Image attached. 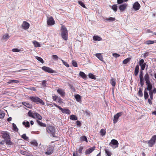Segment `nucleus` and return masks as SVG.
I'll use <instances>...</instances> for the list:
<instances>
[{"label": "nucleus", "instance_id": "774afa93", "mask_svg": "<svg viewBox=\"0 0 156 156\" xmlns=\"http://www.w3.org/2000/svg\"><path fill=\"white\" fill-rule=\"evenodd\" d=\"M46 83V80H43L42 81V85L43 86H45Z\"/></svg>", "mask_w": 156, "mask_h": 156}, {"label": "nucleus", "instance_id": "37998d69", "mask_svg": "<svg viewBox=\"0 0 156 156\" xmlns=\"http://www.w3.org/2000/svg\"><path fill=\"white\" fill-rule=\"evenodd\" d=\"M138 95L140 97H142L143 96V93L141 88H139V90L138 91Z\"/></svg>", "mask_w": 156, "mask_h": 156}, {"label": "nucleus", "instance_id": "13d9d810", "mask_svg": "<svg viewBox=\"0 0 156 156\" xmlns=\"http://www.w3.org/2000/svg\"><path fill=\"white\" fill-rule=\"evenodd\" d=\"M146 65V63H144V64H143V65H142L141 66V69L142 70H144V69Z\"/></svg>", "mask_w": 156, "mask_h": 156}, {"label": "nucleus", "instance_id": "a878e982", "mask_svg": "<svg viewBox=\"0 0 156 156\" xmlns=\"http://www.w3.org/2000/svg\"><path fill=\"white\" fill-rule=\"evenodd\" d=\"M30 144L34 147H37L38 143L37 141L35 140H32L30 142Z\"/></svg>", "mask_w": 156, "mask_h": 156}, {"label": "nucleus", "instance_id": "4d7b16f0", "mask_svg": "<svg viewBox=\"0 0 156 156\" xmlns=\"http://www.w3.org/2000/svg\"><path fill=\"white\" fill-rule=\"evenodd\" d=\"M58 103H60V104H62L63 103L62 99H61V98L60 97H58Z\"/></svg>", "mask_w": 156, "mask_h": 156}, {"label": "nucleus", "instance_id": "aec40b11", "mask_svg": "<svg viewBox=\"0 0 156 156\" xmlns=\"http://www.w3.org/2000/svg\"><path fill=\"white\" fill-rule=\"evenodd\" d=\"M95 56L97 57L101 61H103V58L102 55L101 53H97L95 54Z\"/></svg>", "mask_w": 156, "mask_h": 156}, {"label": "nucleus", "instance_id": "393cba45", "mask_svg": "<svg viewBox=\"0 0 156 156\" xmlns=\"http://www.w3.org/2000/svg\"><path fill=\"white\" fill-rule=\"evenodd\" d=\"M79 75L83 79H86L87 78V75L83 72H80L79 73Z\"/></svg>", "mask_w": 156, "mask_h": 156}, {"label": "nucleus", "instance_id": "603ef678", "mask_svg": "<svg viewBox=\"0 0 156 156\" xmlns=\"http://www.w3.org/2000/svg\"><path fill=\"white\" fill-rule=\"evenodd\" d=\"M105 151L106 153V154L108 155V156H111V153L110 151H108L107 149H105Z\"/></svg>", "mask_w": 156, "mask_h": 156}, {"label": "nucleus", "instance_id": "f8f14e48", "mask_svg": "<svg viewBox=\"0 0 156 156\" xmlns=\"http://www.w3.org/2000/svg\"><path fill=\"white\" fill-rule=\"evenodd\" d=\"M54 147L53 146H50L47 149V151L45 152V154L47 155L51 154L53 151Z\"/></svg>", "mask_w": 156, "mask_h": 156}, {"label": "nucleus", "instance_id": "423d86ee", "mask_svg": "<svg viewBox=\"0 0 156 156\" xmlns=\"http://www.w3.org/2000/svg\"><path fill=\"white\" fill-rule=\"evenodd\" d=\"M54 105L58 108L63 113H66L68 114H70L71 112L68 109H63L60 106L57 105L56 104L54 103Z\"/></svg>", "mask_w": 156, "mask_h": 156}, {"label": "nucleus", "instance_id": "864d4df0", "mask_svg": "<svg viewBox=\"0 0 156 156\" xmlns=\"http://www.w3.org/2000/svg\"><path fill=\"white\" fill-rule=\"evenodd\" d=\"M52 58L55 60H57L58 59V57L56 55H53L52 56Z\"/></svg>", "mask_w": 156, "mask_h": 156}, {"label": "nucleus", "instance_id": "5701e85b", "mask_svg": "<svg viewBox=\"0 0 156 156\" xmlns=\"http://www.w3.org/2000/svg\"><path fill=\"white\" fill-rule=\"evenodd\" d=\"M75 97L76 100L78 102H80L81 101V96L80 95L77 94L75 95Z\"/></svg>", "mask_w": 156, "mask_h": 156}, {"label": "nucleus", "instance_id": "7c9ffc66", "mask_svg": "<svg viewBox=\"0 0 156 156\" xmlns=\"http://www.w3.org/2000/svg\"><path fill=\"white\" fill-rule=\"evenodd\" d=\"M69 118L73 120H77V117L74 115H72L70 116Z\"/></svg>", "mask_w": 156, "mask_h": 156}, {"label": "nucleus", "instance_id": "e2e57ef3", "mask_svg": "<svg viewBox=\"0 0 156 156\" xmlns=\"http://www.w3.org/2000/svg\"><path fill=\"white\" fill-rule=\"evenodd\" d=\"M83 149V147H80L79 148L78 152L80 153H81L82 152Z\"/></svg>", "mask_w": 156, "mask_h": 156}, {"label": "nucleus", "instance_id": "9d476101", "mask_svg": "<svg viewBox=\"0 0 156 156\" xmlns=\"http://www.w3.org/2000/svg\"><path fill=\"white\" fill-rule=\"evenodd\" d=\"M122 112H121L118 113L114 115L113 119V123H114L115 124L117 122L118 119L122 115Z\"/></svg>", "mask_w": 156, "mask_h": 156}, {"label": "nucleus", "instance_id": "a211bd4d", "mask_svg": "<svg viewBox=\"0 0 156 156\" xmlns=\"http://www.w3.org/2000/svg\"><path fill=\"white\" fill-rule=\"evenodd\" d=\"M57 92L62 97H64L65 96V92L64 90L61 89H58L57 90Z\"/></svg>", "mask_w": 156, "mask_h": 156}, {"label": "nucleus", "instance_id": "b1692460", "mask_svg": "<svg viewBox=\"0 0 156 156\" xmlns=\"http://www.w3.org/2000/svg\"><path fill=\"white\" fill-rule=\"evenodd\" d=\"M147 44H152L154 43H156V40L155 41H151V40H149L146 41L145 43Z\"/></svg>", "mask_w": 156, "mask_h": 156}, {"label": "nucleus", "instance_id": "f257e3e1", "mask_svg": "<svg viewBox=\"0 0 156 156\" xmlns=\"http://www.w3.org/2000/svg\"><path fill=\"white\" fill-rule=\"evenodd\" d=\"M144 80L145 81L146 85L147 87V90L149 91L150 98L151 99L153 100V94L154 93L151 90L152 85V83L150 82V77L147 73L144 76Z\"/></svg>", "mask_w": 156, "mask_h": 156}, {"label": "nucleus", "instance_id": "49530a36", "mask_svg": "<svg viewBox=\"0 0 156 156\" xmlns=\"http://www.w3.org/2000/svg\"><path fill=\"white\" fill-rule=\"evenodd\" d=\"M111 83L112 86H113V87H114L115 86L116 83L114 79H112Z\"/></svg>", "mask_w": 156, "mask_h": 156}, {"label": "nucleus", "instance_id": "09e8293b", "mask_svg": "<svg viewBox=\"0 0 156 156\" xmlns=\"http://www.w3.org/2000/svg\"><path fill=\"white\" fill-rule=\"evenodd\" d=\"M89 77L90 78H91L92 79H96V78H95V76L92 74V73H90L89 74Z\"/></svg>", "mask_w": 156, "mask_h": 156}, {"label": "nucleus", "instance_id": "412c9836", "mask_svg": "<svg viewBox=\"0 0 156 156\" xmlns=\"http://www.w3.org/2000/svg\"><path fill=\"white\" fill-rule=\"evenodd\" d=\"M93 39L95 41H99L102 40V38L98 36L94 35L93 37Z\"/></svg>", "mask_w": 156, "mask_h": 156}, {"label": "nucleus", "instance_id": "de8ad7c7", "mask_svg": "<svg viewBox=\"0 0 156 156\" xmlns=\"http://www.w3.org/2000/svg\"><path fill=\"white\" fill-rule=\"evenodd\" d=\"M61 59V61L62 62L63 64L65 66H66L67 67H69V65L67 63V62H65L64 60H63L62 59Z\"/></svg>", "mask_w": 156, "mask_h": 156}, {"label": "nucleus", "instance_id": "a18cd8bd", "mask_svg": "<svg viewBox=\"0 0 156 156\" xmlns=\"http://www.w3.org/2000/svg\"><path fill=\"white\" fill-rule=\"evenodd\" d=\"M78 3L83 8H86V7L85 6L84 4L82 1H79L78 2Z\"/></svg>", "mask_w": 156, "mask_h": 156}, {"label": "nucleus", "instance_id": "ddd939ff", "mask_svg": "<svg viewBox=\"0 0 156 156\" xmlns=\"http://www.w3.org/2000/svg\"><path fill=\"white\" fill-rule=\"evenodd\" d=\"M128 4L124 3L119 6V9L121 12L124 11L127 7Z\"/></svg>", "mask_w": 156, "mask_h": 156}, {"label": "nucleus", "instance_id": "dca6fc26", "mask_svg": "<svg viewBox=\"0 0 156 156\" xmlns=\"http://www.w3.org/2000/svg\"><path fill=\"white\" fill-rule=\"evenodd\" d=\"M95 147H94L87 149L85 152V154H90L95 150Z\"/></svg>", "mask_w": 156, "mask_h": 156}, {"label": "nucleus", "instance_id": "f704fd0d", "mask_svg": "<svg viewBox=\"0 0 156 156\" xmlns=\"http://www.w3.org/2000/svg\"><path fill=\"white\" fill-rule=\"evenodd\" d=\"M19 83V81L17 80H10L8 82H7V83L8 84H10L12 83Z\"/></svg>", "mask_w": 156, "mask_h": 156}, {"label": "nucleus", "instance_id": "cd10ccee", "mask_svg": "<svg viewBox=\"0 0 156 156\" xmlns=\"http://www.w3.org/2000/svg\"><path fill=\"white\" fill-rule=\"evenodd\" d=\"M33 43L35 47H41L40 44L39 43L35 41H33Z\"/></svg>", "mask_w": 156, "mask_h": 156}, {"label": "nucleus", "instance_id": "338daca9", "mask_svg": "<svg viewBox=\"0 0 156 156\" xmlns=\"http://www.w3.org/2000/svg\"><path fill=\"white\" fill-rule=\"evenodd\" d=\"M113 55L115 58L119 57L120 56V55L118 54L117 53L113 54Z\"/></svg>", "mask_w": 156, "mask_h": 156}, {"label": "nucleus", "instance_id": "473e14b6", "mask_svg": "<svg viewBox=\"0 0 156 156\" xmlns=\"http://www.w3.org/2000/svg\"><path fill=\"white\" fill-rule=\"evenodd\" d=\"M104 20L107 21L111 22L114 21L115 20V18L109 17L105 19H104Z\"/></svg>", "mask_w": 156, "mask_h": 156}, {"label": "nucleus", "instance_id": "c9c22d12", "mask_svg": "<svg viewBox=\"0 0 156 156\" xmlns=\"http://www.w3.org/2000/svg\"><path fill=\"white\" fill-rule=\"evenodd\" d=\"M28 115L29 116L33 118H34V113H33L30 110L28 112Z\"/></svg>", "mask_w": 156, "mask_h": 156}, {"label": "nucleus", "instance_id": "ea45409f", "mask_svg": "<svg viewBox=\"0 0 156 156\" xmlns=\"http://www.w3.org/2000/svg\"><path fill=\"white\" fill-rule=\"evenodd\" d=\"M5 115L4 112L0 109V119H2L4 118Z\"/></svg>", "mask_w": 156, "mask_h": 156}, {"label": "nucleus", "instance_id": "1a4fd4ad", "mask_svg": "<svg viewBox=\"0 0 156 156\" xmlns=\"http://www.w3.org/2000/svg\"><path fill=\"white\" fill-rule=\"evenodd\" d=\"M47 24L49 26H51L55 24V21L52 17L51 16L47 20Z\"/></svg>", "mask_w": 156, "mask_h": 156}, {"label": "nucleus", "instance_id": "69168bd1", "mask_svg": "<svg viewBox=\"0 0 156 156\" xmlns=\"http://www.w3.org/2000/svg\"><path fill=\"white\" fill-rule=\"evenodd\" d=\"M124 2V1L123 0H117V3L118 4H121Z\"/></svg>", "mask_w": 156, "mask_h": 156}, {"label": "nucleus", "instance_id": "0e129e2a", "mask_svg": "<svg viewBox=\"0 0 156 156\" xmlns=\"http://www.w3.org/2000/svg\"><path fill=\"white\" fill-rule=\"evenodd\" d=\"M145 62H144V59H141L139 61V64L140 65H141V64H143Z\"/></svg>", "mask_w": 156, "mask_h": 156}, {"label": "nucleus", "instance_id": "c03bdc74", "mask_svg": "<svg viewBox=\"0 0 156 156\" xmlns=\"http://www.w3.org/2000/svg\"><path fill=\"white\" fill-rule=\"evenodd\" d=\"M12 125L13 127V129L16 132L18 131V129L17 128L16 125L14 123H13L12 124Z\"/></svg>", "mask_w": 156, "mask_h": 156}, {"label": "nucleus", "instance_id": "e433bc0d", "mask_svg": "<svg viewBox=\"0 0 156 156\" xmlns=\"http://www.w3.org/2000/svg\"><path fill=\"white\" fill-rule=\"evenodd\" d=\"M23 125H24L25 127H26L29 128L30 126L29 122L28 121H27V122H25V121L23 122Z\"/></svg>", "mask_w": 156, "mask_h": 156}, {"label": "nucleus", "instance_id": "2eb2a0df", "mask_svg": "<svg viewBox=\"0 0 156 156\" xmlns=\"http://www.w3.org/2000/svg\"><path fill=\"white\" fill-rule=\"evenodd\" d=\"M112 144L116 146H115V147H118L119 143L118 141L116 140L115 139H112L111 140L110 143L109 144L110 145L111 147H112Z\"/></svg>", "mask_w": 156, "mask_h": 156}, {"label": "nucleus", "instance_id": "bb28decb", "mask_svg": "<svg viewBox=\"0 0 156 156\" xmlns=\"http://www.w3.org/2000/svg\"><path fill=\"white\" fill-rule=\"evenodd\" d=\"M80 140L81 141H85L86 142H88V140L86 137L83 136H81L80 138Z\"/></svg>", "mask_w": 156, "mask_h": 156}, {"label": "nucleus", "instance_id": "4468645a", "mask_svg": "<svg viewBox=\"0 0 156 156\" xmlns=\"http://www.w3.org/2000/svg\"><path fill=\"white\" fill-rule=\"evenodd\" d=\"M140 7V5L137 2H135L133 5V8L135 10H138Z\"/></svg>", "mask_w": 156, "mask_h": 156}, {"label": "nucleus", "instance_id": "680f3d73", "mask_svg": "<svg viewBox=\"0 0 156 156\" xmlns=\"http://www.w3.org/2000/svg\"><path fill=\"white\" fill-rule=\"evenodd\" d=\"M76 123L77 126L80 127L81 126V123L80 121H76Z\"/></svg>", "mask_w": 156, "mask_h": 156}, {"label": "nucleus", "instance_id": "bf43d9fd", "mask_svg": "<svg viewBox=\"0 0 156 156\" xmlns=\"http://www.w3.org/2000/svg\"><path fill=\"white\" fill-rule=\"evenodd\" d=\"M12 51L14 52H18L20 51V50L17 48H13L12 50Z\"/></svg>", "mask_w": 156, "mask_h": 156}, {"label": "nucleus", "instance_id": "8fccbe9b", "mask_svg": "<svg viewBox=\"0 0 156 156\" xmlns=\"http://www.w3.org/2000/svg\"><path fill=\"white\" fill-rule=\"evenodd\" d=\"M112 8L114 11L116 12L118 8L116 5H114L112 6Z\"/></svg>", "mask_w": 156, "mask_h": 156}, {"label": "nucleus", "instance_id": "5fc2aeb1", "mask_svg": "<svg viewBox=\"0 0 156 156\" xmlns=\"http://www.w3.org/2000/svg\"><path fill=\"white\" fill-rule=\"evenodd\" d=\"M72 64L73 66L75 67H77L78 66L77 64L76 61L74 60H73Z\"/></svg>", "mask_w": 156, "mask_h": 156}, {"label": "nucleus", "instance_id": "20e7f679", "mask_svg": "<svg viewBox=\"0 0 156 156\" xmlns=\"http://www.w3.org/2000/svg\"><path fill=\"white\" fill-rule=\"evenodd\" d=\"M29 99L32 102L36 103L37 104H40L42 105L45 104L44 102L42 100L37 96H30Z\"/></svg>", "mask_w": 156, "mask_h": 156}, {"label": "nucleus", "instance_id": "58836bf2", "mask_svg": "<svg viewBox=\"0 0 156 156\" xmlns=\"http://www.w3.org/2000/svg\"><path fill=\"white\" fill-rule=\"evenodd\" d=\"M106 133V130L104 129H101L100 131L101 135L102 136H104L105 134Z\"/></svg>", "mask_w": 156, "mask_h": 156}, {"label": "nucleus", "instance_id": "f03ea898", "mask_svg": "<svg viewBox=\"0 0 156 156\" xmlns=\"http://www.w3.org/2000/svg\"><path fill=\"white\" fill-rule=\"evenodd\" d=\"M46 131L50 136L52 137H56L55 133L56 130L54 126L51 125H48L46 128Z\"/></svg>", "mask_w": 156, "mask_h": 156}, {"label": "nucleus", "instance_id": "6ab92c4d", "mask_svg": "<svg viewBox=\"0 0 156 156\" xmlns=\"http://www.w3.org/2000/svg\"><path fill=\"white\" fill-rule=\"evenodd\" d=\"M34 119L37 118L39 120H41L42 117L39 113L37 112H34Z\"/></svg>", "mask_w": 156, "mask_h": 156}, {"label": "nucleus", "instance_id": "2f4dec72", "mask_svg": "<svg viewBox=\"0 0 156 156\" xmlns=\"http://www.w3.org/2000/svg\"><path fill=\"white\" fill-rule=\"evenodd\" d=\"M147 88L145 89L144 92V96L145 99H147L148 98V93L146 91Z\"/></svg>", "mask_w": 156, "mask_h": 156}, {"label": "nucleus", "instance_id": "0eeeda50", "mask_svg": "<svg viewBox=\"0 0 156 156\" xmlns=\"http://www.w3.org/2000/svg\"><path fill=\"white\" fill-rule=\"evenodd\" d=\"M139 78L140 80V83L141 87H143L144 84V79L143 72L142 71H140L139 75Z\"/></svg>", "mask_w": 156, "mask_h": 156}, {"label": "nucleus", "instance_id": "39448f33", "mask_svg": "<svg viewBox=\"0 0 156 156\" xmlns=\"http://www.w3.org/2000/svg\"><path fill=\"white\" fill-rule=\"evenodd\" d=\"M156 141V135H154L148 141L147 144L149 147H152Z\"/></svg>", "mask_w": 156, "mask_h": 156}, {"label": "nucleus", "instance_id": "c756f323", "mask_svg": "<svg viewBox=\"0 0 156 156\" xmlns=\"http://www.w3.org/2000/svg\"><path fill=\"white\" fill-rule=\"evenodd\" d=\"M37 122L38 124L40 126L42 127H46V125L43 122L40 121L38 120H37Z\"/></svg>", "mask_w": 156, "mask_h": 156}, {"label": "nucleus", "instance_id": "4be33fe9", "mask_svg": "<svg viewBox=\"0 0 156 156\" xmlns=\"http://www.w3.org/2000/svg\"><path fill=\"white\" fill-rule=\"evenodd\" d=\"M139 66L137 65L136 67L134 70V74L135 76H137L139 73Z\"/></svg>", "mask_w": 156, "mask_h": 156}, {"label": "nucleus", "instance_id": "a19ab883", "mask_svg": "<svg viewBox=\"0 0 156 156\" xmlns=\"http://www.w3.org/2000/svg\"><path fill=\"white\" fill-rule=\"evenodd\" d=\"M35 58L42 63H44V61L41 58L38 56H36L35 57Z\"/></svg>", "mask_w": 156, "mask_h": 156}, {"label": "nucleus", "instance_id": "72a5a7b5", "mask_svg": "<svg viewBox=\"0 0 156 156\" xmlns=\"http://www.w3.org/2000/svg\"><path fill=\"white\" fill-rule=\"evenodd\" d=\"M22 104L23 105L27 107L28 108H30L31 107V105L28 103H27L26 102H22Z\"/></svg>", "mask_w": 156, "mask_h": 156}, {"label": "nucleus", "instance_id": "9b49d317", "mask_svg": "<svg viewBox=\"0 0 156 156\" xmlns=\"http://www.w3.org/2000/svg\"><path fill=\"white\" fill-rule=\"evenodd\" d=\"M30 24L26 21H23L22 25V26L23 29L26 30L29 28Z\"/></svg>", "mask_w": 156, "mask_h": 156}, {"label": "nucleus", "instance_id": "3c124183", "mask_svg": "<svg viewBox=\"0 0 156 156\" xmlns=\"http://www.w3.org/2000/svg\"><path fill=\"white\" fill-rule=\"evenodd\" d=\"M69 87H70V89H71V90L73 92H75V91L76 90H75V88L73 87V85H71L70 84H69Z\"/></svg>", "mask_w": 156, "mask_h": 156}, {"label": "nucleus", "instance_id": "f3484780", "mask_svg": "<svg viewBox=\"0 0 156 156\" xmlns=\"http://www.w3.org/2000/svg\"><path fill=\"white\" fill-rule=\"evenodd\" d=\"M2 137L5 140L9 138L10 136L6 132H4L2 133Z\"/></svg>", "mask_w": 156, "mask_h": 156}, {"label": "nucleus", "instance_id": "6e6552de", "mask_svg": "<svg viewBox=\"0 0 156 156\" xmlns=\"http://www.w3.org/2000/svg\"><path fill=\"white\" fill-rule=\"evenodd\" d=\"M42 69L45 72L50 73H55V71L49 67L44 66L42 67Z\"/></svg>", "mask_w": 156, "mask_h": 156}, {"label": "nucleus", "instance_id": "052dcab7", "mask_svg": "<svg viewBox=\"0 0 156 156\" xmlns=\"http://www.w3.org/2000/svg\"><path fill=\"white\" fill-rule=\"evenodd\" d=\"M58 97L56 95H55L52 96V99L54 101H56L58 98Z\"/></svg>", "mask_w": 156, "mask_h": 156}, {"label": "nucleus", "instance_id": "7ed1b4c3", "mask_svg": "<svg viewBox=\"0 0 156 156\" xmlns=\"http://www.w3.org/2000/svg\"><path fill=\"white\" fill-rule=\"evenodd\" d=\"M61 35L62 38L65 41H66L68 38V31L66 27L62 25L61 27Z\"/></svg>", "mask_w": 156, "mask_h": 156}, {"label": "nucleus", "instance_id": "4c0bfd02", "mask_svg": "<svg viewBox=\"0 0 156 156\" xmlns=\"http://www.w3.org/2000/svg\"><path fill=\"white\" fill-rule=\"evenodd\" d=\"M9 36L8 34H5L3 35L2 39L3 40H6L9 39Z\"/></svg>", "mask_w": 156, "mask_h": 156}, {"label": "nucleus", "instance_id": "c85d7f7f", "mask_svg": "<svg viewBox=\"0 0 156 156\" xmlns=\"http://www.w3.org/2000/svg\"><path fill=\"white\" fill-rule=\"evenodd\" d=\"M6 144L11 145L12 144V143L11 142L10 138L5 140Z\"/></svg>", "mask_w": 156, "mask_h": 156}, {"label": "nucleus", "instance_id": "6e6d98bb", "mask_svg": "<svg viewBox=\"0 0 156 156\" xmlns=\"http://www.w3.org/2000/svg\"><path fill=\"white\" fill-rule=\"evenodd\" d=\"M21 137L25 140H27L28 139V137L26 136L25 134H23L22 136Z\"/></svg>", "mask_w": 156, "mask_h": 156}, {"label": "nucleus", "instance_id": "79ce46f5", "mask_svg": "<svg viewBox=\"0 0 156 156\" xmlns=\"http://www.w3.org/2000/svg\"><path fill=\"white\" fill-rule=\"evenodd\" d=\"M130 58H127L125 59L123 61V63L124 64H127L130 61Z\"/></svg>", "mask_w": 156, "mask_h": 156}]
</instances>
